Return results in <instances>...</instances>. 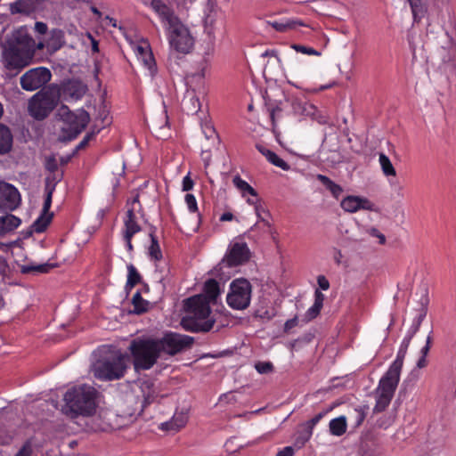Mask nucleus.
<instances>
[{
    "mask_svg": "<svg viewBox=\"0 0 456 456\" xmlns=\"http://www.w3.org/2000/svg\"><path fill=\"white\" fill-rule=\"evenodd\" d=\"M232 183L234 186L241 191L243 195L249 194L253 197H257L256 191L245 180H243L240 175H235L232 179Z\"/></svg>",
    "mask_w": 456,
    "mask_h": 456,
    "instance_id": "28",
    "label": "nucleus"
},
{
    "mask_svg": "<svg viewBox=\"0 0 456 456\" xmlns=\"http://www.w3.org/2000/svg\"><path fill=\"white\" fill-rule=\"evenodd\" d=\"M193 185H194V182L190 177V175H185L183 179V185H182L183 191H189L192 190Z\"/></svg>",
    "mask_w": 456,
    "mask_h": 456,
    "instance_id": "52",
    "label": "nucleus"
},
{
    "mask_svg": "<svg viewBox=\"0 0 456 456\" xmlns=\"http://www.w3.org/2000/svg\"><path fill=\"white\" fill-rule=\"evenodd\" d=\"M426 316V313L419 314L413 321L412 325L408 330L406 336L403 338H408L411 342L414 335L419 331L421 322Z\"/></svg>",
    "mask_w": 456,
    "mask_h": 456,
    "instance_id": "39",
    "label": "nucleus"
},
{
    "mask_svg": "<svg viewBox=\"0 0 456 456\" xmlns=\"http://www.w3.org/2000/svg\"><path fill=\"white\" fill-rule=\"evenodd\" d=\"M281 112V108H274V109H272L271 112H270V117H271V119L273 121V123H274L275 121V118Z\"/></svg>",
    "mask_w": 456,
    "mask_h": 456,
    "instance_id": "63",
    "label": "nucleus"
},
{
    "mask_svg": "<svg viewBox=\"0 0 456 456\" xmlns=\"http://www.w3.org/2000/svg\"><path fill=\"white\" fill-rule=\"evenodd\" d=\"M141 230L142 228L137 222V217L134 209H128L124 219L123 234L127 235L129 238L130 236H134V234L139 232Z\"/></svg>",
    "mask_w": 456,
    "mask_h": 456,
    "instance_id": "20",
    "label": "nucleus"
},
{
    "mask_svg": "<svg viewBox=\"0 0 456 456\" xmlns=\"http://www.w3.org/2000/svg\"><path fill=\"white\" fill-rule=\"evenodd\" d=\"M151 7L165 27L170 46L178 53H190L194 45V38L174 10L162 0H151Z\"/></svg>",
    "mask_w": 456,
    "mask_h": 456,
    "instance_id": "2",
    "label": "nucleus"
},
{
    "mask_svg": "<svg viewBox=\"0 0 456 456\" xmlns=\"http://www.w3.org/2000/svg\"><path fill=\"white\" fill-rule=\"evenodd\" d=\"M428 365L427 357L420 356L417 362V367L419 369L425 368Z\"/></svg>",
    "mask_w": 456,
    "mask_h": 456,
    "instance_id": "64",
    "label": "nucleus"
},
{
    "mask_svg": "<svg viewBox=\"0 0 456 456\" xmlns=\"http://www.w3.org/2000/svg\"><path fill=\"white\" fill-rule=\"evenodd\" d=\"M431 343H432V337H431V335H428L427 338L426 345L420 350L421 356L427 357V355L429 353L430 347H431Z\"/></svg>",
    "mask_w": 456,
    "mask_h": 456,
    "instance_id": "55",
    "label": "nucleus"
},
{
    "mask_svg": "<svg viewBox=\"0 0 456 456\" xmlns=\"http://www.w3.org/2000/svg\"><path fill=\"white\" fill-rule=\"evenodd\" d=\"M255 316L256 318L270 321L275 316V313L268 309L257 310L255 314Z\"/></svg>",
    "mask_w": 456,
    "mask_h": 456,
    "instance_id": "48",
    "label": "nucleus"
},
{
    "mask_svg": "<svg viewBox=\"0 0 456 456\" xmlns=\"http://www.w3.org/2000/svg\"><path fill=\"white\" fill-rule=\"evenodd\" d=\"M290 47L292 49H294L297 53H300L303 54L316 55V56L321 55V53L319 51H317L316 49L310 47V46H305V45H298V44H292L290 45Z\"/></svg>",
    "mask_w": 456,
    "mask_h": 456,
    "instance_id": "41",
    "label": "nucleus"
},
{
    "mask_svg": "<svg viewBox=\"0 0 456 456\" xmlns=\"http://www.w3.org/2000/svg\"><path fill=\"white\" fill-rule=\"evenodd\" d=\"M135 53L139 60H141L143 65L149 69L151 76L157 73V65L147 42H143L135 48Z\"/></svg>",
    "mask_w": 456,
    "mask_h": 456,
    "instance_id": "16",
    "label": "nucleus"
},
{
    "mask_svg": "<svg viewBox=\"0 0 456 456\" xmlns=\"http://www.w3.org/2000/svg\"><path fill=\"white\" fill-rule=\"evenodd\" d=\"M234 218V216L232 215V213L231 212H224L221 216H220V221L221 222H227V221H232L233 220Z\"/></svg>",
    "mask_w": 456,
    "mask_h": 456,
    "instance_id": "62",
    "label": "nucleus"
},
{
    "mask_svg": "<svg viewBox=\"0 0 456 456\" xmlns=\"http://www.w3.org/2000/svg\"><path fill=\"white\" fill-rule=\"evenodd\" d=\"M328 411H323L316 414L314 418L311 419L310 423L312 426H315L322 418L326 415Z\"/></svg>",
    "mask_w": 456,
    "mask_h": 456,
    "instance_id": "58",
    "label": "nucleus"
},
{
    "mask_svg": "<svg viewBox=\"0 0 456 456\" xmlns=\"http://www.w3.org/2000/svg\"><path fill=\"white\" fill-rule=\"evenodd\" d=\"M63 174L61 173H50L45 180V191H54L56 185L62 180Z\"/></svg>",
    "mask_w": 456,
    "mask_h": 456,
    "instance_id": "37",
    "label": "nucleus"
},
{
    "mask_svg": "<svg viewBox=\"0 0 456 456\" xmlns=\"http://www.w3.org/2000/svg\"><path fill=\"white\" fill-rule=\"evenodd\" d=\"M401 370L390 366L385 375L380 379L377 392L394 396L400 380Z\"/></svg>",
    "mask_w": 456,
    "mask_h": 456,
    "instance_id": "14",
    "label": "nucleus"
},
{
    "mask_svg": "<svg viewBox=\"0 0 456 456\" xmlns=\"http://www.w3.org/2000/svg\"><path fill=\"white\" fill-rule=\"evenodd\" d=\"M355 411V428H358L359 426H361L363 422V420L365 419V417H366V413L364 411V410L359 408V409H355L354 410Z\"/></svg>",
    "mask_w": 456,
    "mask_h": 456,
    "instance_id": "51",
    "label": "nucleus"
},
{
    "mask_svg": "<svg viewBox=\"0 0 456 456\" xmlns=\"http://www.w3.org/2000/svg\"><path fill=\"white\" fill-rule=\"evenodd\" d=\"M52 77L51 71L45 67L31 69L24 73L20 79V86L26 91H35L45 84Z\"/></svg>",
    "mask_w": 456,
    "mask_h": 456,
    "instance_id": "11",
    "label": "nucleus"
},
{
    "mask_svg": "<svg viewBox=\"0 0 456 456\" xmlns=\"http://www.w3.org/2000/svg\"><path fill=\"white\" fill-rule=\"evenodd\" d=\"M45 167L49 173H57L58 163L56 159L54 157L47 158L45 160Z\"/></svg>",
    "mask_w": 456,
    "mask_h": 456,
    "instance_id": "47",
    "label": "nucleus"
},
{
    "mask_svg": "<svg viewBox=\"0 0 456 456\" xmlns=\"http://www.w3.org/2000/svg\"><path fill=\"white\" fill-rule=\"evenodd\" d=\"M13 146V135L11 129L4 124H0V155L9 153Z\"/></svg>",
    "mask_w": 456,
    "mask_h": 456,
    "instance_id": "18",
    "label": "nucleus"
},
{
    "mask_svg": "<svg viewBox=\"0 0 456 456\" xmlns=\"http://www.w3.org/2000/svg\"><path fill=\"white\" fill-rule=\"evenodd\" d=\"M59 96L53 90L42 89L35 94L29 100L28 111L37 120L46 118L55 109Z\"/></svg>",
    "mask_w": 456,
    "mask_h": 456,
    "instance_id": "8",
    "label": "nucleus"
},
{
    "mask_svg": "<svg viewBox=\"0 0 456 456\" xmlns=\"http://www.w3.org/2000/svg\"><path fill=\"white\" fill-rule=\"evenodd\" d=\"M134 236H130L129 238L127 237V235H125L123 234V239L124 240L126 241V248H127V251L128 252H132L134 250V247H133V244H132V239H133Z\"/></svg>",
    "mask_w": 456,
    "mask_h": 456,
    "instance_id": "61",
    "label": "nucleus"
},
{
    "mask_svg": "<svg viewBox=\"0 0 456 456\" xmlns=\"http://www.w3.org/2000/svg\"><path fill=\"white\" fill-rule=\"evenodd\" d=\"M35 29L39 34H45L47 31V25L41 21H37L35 24Z\"/></svg>",
    "mask_w": 456,
    "mask_h": 456,
    "instance_id": "57",
    "label": "nucleus"
},
{
    "mask_svg": "<svg viewBox=\"0 0 456 456\" xmlns=\"http://www.w3.org/2000/svg\"><path fill=\"white\" fill-rule=\"evenodd\" d=\"M314 303H320V305L322 306L324 295L319 289H316L314 292Z\"/></svg>",
    "mask_w": 456,
    "mask_h": 456,
    "instance_id": "60",
    "label": "nucleus"
},
{
    "mask_svg": "<svg viewBox=\"0 0 456 456\" xmlns=\"http://www.w3.org/2000/svg\"><path fill=\"white\" fill-rule=\"evenodd\" d=\"M322 306L320 303H314V305L307 310L306 315L310 319L315 318L319 314Z\"/></svg>",
    "mask_w": 456,
    "mask_h": 456,
    "instance_id": "50",
    "label": "nucleus"
},
{
    "mask_svg": "<svg viewBox=\"0 0 456 456\" xmlns=\"http://www.w3.org/2000/svg\"><path fill=\"white\" fill-rule=\"evenodd\" d=\"M317 180L322 183L327 190L330 191L332 196L338 199L343 192V189L339 184L335 183L331 179L324 175H317Z\"/></svg>",
    "mask_w": 456,
    "mask_h": 456,
    "instance_id": "25",
    "label": "nucleus"
},
{
    "mask_svg": "<svg viewBox=\"0 0 456 456\" xmlns=\"http://www.w3.org/2000/svg\"><path fill=\"white\" fill-rule=\"evenodd\" d=\"M33 452L30 440L26 441L14 456H31Z\"/></svg>",
    "mask_w": 456,
    "mask_h": 456,
    "instance_id": "45",
    "label": "nucleus"
},
{
    "mask_svg": "<svg viewBox=\"0 0 456 456\" xmlns=\"http://www.w3.org/2000/svg\"><path fill=\"white\" fill-rule=\"evenodd\" d=\"M341 208L349 213H354L360 209L372 210L373 203L368 199L360 196H346L340 203Z\"/></svg>",
    "mask_w": 456,
    "mask_h": 456,
    "instance_id": "15",
    "label": "nucleus"
},
{
    "mask_svg": "<svg viewBox=\"0 0 456 456\" xmlns=\"http://www.w3.org/2000/svg\"><path fill=\"white\" fill-rule=\"evenodd\" d=\"M188 419L189 417L187 411L182 410L181 411H175L169 421H166L160 424L159 428L163 431L177 432L185 427Z\"/></svg>",
    "mask_w": 456,
    "mask_h": 456,
    "instance_id": "17",
    "label": "nucleus"
},
{
    "mask_svg": "<svg viewBox=\"0 0 456 456\" xmlns=\"http://www.w3.org/2000/svg\"><path fill=\"white\" fill-rule=\"evenodd\" d=\"M151 245L148 248V254L151 260L159 261L162 259V252L159 244L157 237L151 232L150 233Z\"/></svg>",
    "mask_w": 456,
    "mask_h": 456,
    "instance_id": "32",
    "label": "nucleus"
},
{
    "mask_svg": "<svg viewBox=\"0 0 456 456\" xmlns=\"http://www.w3.org/2000/svg\"><path fill=\"white\" fill-rule=\"evenodd\" d=\"M159 347L160 354L174 356L186 349L191 347L194 338L188 335L180 334L173 331L166 332L162 338H156Z\"/></svg>",
    "mask_w": 456,
    "mask_h": 456,
    "instance_id": "10",
    "label": "nucleus"
},
{
    "mask_svg": "<svg viewBox=\"0 0 456 456\" xmlns=\"http://www.w3.org/2000/svg\"><path fill=\"white\" fill-rule=\"evenodd\" d=\"M252 285L245 278L234 279L229 285L226 303L233 310H245L250 305Z\"/></svg>",
    "mask_w": 456,
    "mask_h": 456,
    "instance_id": "9",
    "label": "nucleus"
},
{
    "mask_svg": "<svg viewBox=\"0 0 456 456\" xmlns=\"http://www.w3.org/2000/svg\"><path fill=\"white\" fill-rule=\"evenodd\" d=\"M410 344H411V342L409 341L408 338H403V341H402V343L400 345L399 350L397 352L396 358L391 363L390 366H393L395 368L402 370L403 364V360H404L405 355L407 354V350H408V347H409Z\"/></svg>",
    "mask_w": 456,
    "mask_h": 456,
    "instance_id": "30",
    "label": "nucleus"
},
{
    "mask_svg": "<svg viewBox=\"0 0 456 456\" xmlns=\"http://www.w3.org/2000/svg\"><path fill=\"white\" fill-rule=\"evenodd\" d=\"M256 150L262 154L264 155L266 159L268 158V155L273 151L267 148H265V146H263L262 144H256Z\"/></svg>",
    "mask_w": 456,
    "mask_h": 456,
    "instance_id": "59",
    "label": "nucleus"
},
{
    "mask_svg": "<svg viewBox=\"0 0 456 456\" xmlns=\"http://www.w3.org/2000/svg\"><path fill=\"white\" fill-rule=\"evenodd\" d=\"M43 47L44 44L37 45L25 28H18L3 48L2 57L4 68L11 75H18L32 63L36 51Z\"/></svg>",
    "mask_w": 456,
    "mask_h": 456,
    "instance_id": "1",
    "label": "nucleus"
},
{
    "mask_svg": "<svg viewBox=\"0 0 456 456\" xmlns=\"http://www.w3.org/2000/svg\"><path fill=\"white\" fill-rule=\"evenodd\" d=\"M410 4L414 21H419L426 12L421 0H407Z\"/></svg>",
    "mask_w": 456,
    "mask_h": 456,
    "instance_id": "36",
    "label": "nucleus"
},
{
    "mask_svg": "<svg viewBox=\"0 0 456 456\" xmlns=\"http://www.w3.org/2000/svg\"><path fill=\"white\" fill-rule=\"evenodd\" d=\"M203 291L202 295L207 297V300H209V303H215L220 295L219 282L215 279H208L204 283Z\"/></svg>",
    "mask_w": 456,
    "mask_h": 456,
    "instance_id": "22",
    "label": "nucleus"
},
{
    "mask_svg": "<svg viewBox=\"0 0 456 456\" xmlns=\"http://www.w3.org/2000/svg\"><path fill=\"white\" fill-rule=\"evenodd\" d=\"M129 368V357L126 354L115 351L98 359L93 365L94 375L103 381L122 379Z\"/></svg>",
    "mask_w": 456,
    "mask_h": 456,
    "instance_id": "5",
    "label": "nucleus"
},
{
    "mask_svg": "<svg viewBox=\"0 0 456 456\" xmlns=\"http://www.w3.org/2000/svg\"><path fill=\"white\" fill-rule=\"evenodd\" d=\"M86 87L79 81H70L64 86L65 94L74 100L81 99L86 94Z\"/></svg>",
    "mask_w": 456,
    "mask_h": 456,
    "instance_id": "24",
    "label": "nucleus"
},
{
    "mask_svg": "<svg viewBox=\"0 0 456 456\" xmlns=\"http://www.w3.org/2000/svg\"><path fill=\"white\" fill-rule=\"evenodd\" d=\"M392 398L393 396L378 393V397L376 400V404L374 406L373 411L375 413L384 411L390 404Z\"/></svg>",
    "mask_w": 456,
    "mask_h": 456,
    "instance_id": "38",
    "label": "nucleus"
},
{
    "mask_svg": "<svg viewBox=\"0 0 456 456\" xmlns=\"http://www.w3.org/2000/svg\"><path fill=\"white\" fill-rule=\"evenodd\" d=\"M379 161L382 172L384 173L385 175L395 176L396 171H395L391 160L386 154L380 153L379 157Z\"/></svg>",
    "mask_w": 456,
    "mask_h": 456,
    "instance_id": "34",
    "label": "nucleus"
},
{
    "mask_svg": "<svg viewBox=\"0 0 456 456\" xmlns=\"http://www.w3.org/2000/svg\"><path fill=\"white\" fill-rule=\"evenodd\" d=\"M185 202L191 213H196L198 211L197 200L193 194L187 193L185 195Z\"/></svg>",
    "mask_w": 456,
    "mask_h": 456,
    "instance_id": "44",
    "label": "nucleus"
},
{
    "mask_svg": "<svg viewBox=\"0 0 456 456\" xmlns=\"http://www.w3.org/2000/svg\"><path fill=\"white\" fill-rule=\"evenodd\" d=\"M250 258V250L244 241L232 243L219 265L236 267L247 263Z\"/></svg>",
    "mask_w": 456,
    "mask_h": 456,
    "instance_id": "12",
    "label": "nucleus"
},
{
    "mask_svg": "<svg viewBox=\"0 0 456 456\" xmlns=\"http://www.w3.org/2000/svg\"><path fill=\"white\" fill-rule=\"evenodd\" d=\"M330 431L332 435L340 436L346 431V419L344 416L335 418L330 421Z\"/></svg>",
    "mask_w": 456,
    "mask_h": 456,
    "instance_id": "27",
    "label": "nucleus"
},
{
    "mask_svg": "<svg viewBox=\"0 0 456 456\" xmlns=\"http://www.w3.org/2000/svg\"><path fill=\"white\" fill-rule=\"evenodd\" d=\"M267 160L275 167L281 168L284 171H288L290 166L282 159H281L275 152L272 151L267 158Z\"/></svg>",
    "mask_w": 456,
    "mask_h": 456,
    "instance_id": "40",
    "label": "nucleus"
},
{
    "mask_svg": "<svg viewBox=\"0 0 456 456\" xmlns=\"http://www.w3.org/2000/svg\"><path fill=\"white\" fill-rule=\"evenodd\" d=\"M367 232L371 236L379 239V243L384 245L386 243V236L381 233L377 228L370 227Z\"/></svg>",
    "mask_w": 456,
    "mask_h": 456,
    "instance_id": "49",
    "label": "nucleus"
},
{
    "mask_svg": "<svg viewBox=\"0 0 456 456\" xmlns=\"http://www.w3.org/2000/svg\"><path fill=\"white\" fill-rule=\"evenodd\" d=\"M45 201H44V205H43L42 213L52 214L50 212V208L52 206L53 194L54 191H51V190L49 189V191H45Z\"/></svg>",
    "mask_w": 456,
    "mask_h": 456,
    "instance_id": "43",
    "label": "nucleus"
},
{
    "mask_svg": "<svg viewBox=\"0 0 456 456\" xmlns=\"http://www.w3.org/2000/svg\"><path fill=\"white\" fill-rule=\"evenodd\" d=\"M37 10V7L34 4L32 0H17L10 5V11L12 14H29Z\"/></svg>",
    "mask_w": 456,
    "mask_h": 456,
    "instance_id": "23",
    "label": "nucleus"
},
{
    "mask_svg": "<svg viewBox=\"0 0 456 456\" xmlns=\"http://www.w3.org/2000/svg\"><path fill=\"white\" fill-rule=\"evenodd\" d=\"M20 202L19 191L12 184L0 182V211H12Z\"/></svg>",
    "mask_w": 456,
    "mask_h": 456,
    "instance_id": "13",
    "label": "nucleus"
},
{
    "mask_svg": "<svg viewBox=\"0 0 456 456\" xmlns=\"http://www.w3.org/2000/svg\"><path fill=\"white\" fill-rule=\"evenodd\" d=\"M295 453V450L292 446H286L280 450L276 456H293Z\"/></svg>",
    "mask_w": 456,
    "mask_h": 456,
    "instance_id": "56",
    "label": "nucleus"
},
{
    "mask_svg": "<svg viewBox=\"0 0 456 456\" xmlns=\"http://www.w3.org/2000/svg\"><path fill=\"white\" fill-rule=\"evenodd\" d=\"M95 135L96 134L94 132L87 133L83 140L77 145L76 151H78L84 150L88 143L95 138Z\"/></svg>",
    "mask_w": 456,
    "mask_h": 456,
    "instance_id": "46",
    "label": "nucleus"
},
{
    "mask_svg": "<svg viewBox=\"0 0 456 456\" xmlns=\"http://www.w3.org/2000/svg\"><path fill=\"white\" fill-rule=\"evenodd\" d=\"M266 23L278 32H287L288 30L294 28L296 24L303 25V23L293 20L266 21Z\"/></svg>",
    "mask_w": 456,
    "mask_h": 456,
    "instance_id": "31",
    "label": "nucleus"
},
{
    "mask_svg": "<svg viewBox=\"0 0 456 456\" xmlns=\"http://www.w3.org/2000/svg\"><path fill=\"white\" fill-rule=\"evenodd\" d=\"M317 283L321 289L328 290L330 289V281L324 275H319L317 277Z\"/></svg>",
    "mask_w": 456,
    "mask_h": 456,
    "instance_id": "53",
    "label": "nucleus"
},
{
    "mask_svg": "<svg viewBox=\"0 0 456 456\" xmlns=\"http://www.w3.org/2000/svg\"><path fill=\"white\" fill-rule=\"evenodd\" d=\"M53 267V265L50 264H42V265H24L21 266L22 273H46Z\"/></svg>",
    "mask_w": 456,
    "mask_h": 456,
    "instance_id": "35",
    "label": "nucleus"
},
{
    "mask_svg": "<svg viewBox=\"0 0 456 456\" xmlns=\"http://www.w3.org/2000/svg\"><path fill=\"white\" fill-rule=\"evenodd\" d=\"M53 214H44L37 217L33 224V229L36 232H43L46 230L53 219Z\"/></svg>",
    "mask_w": 456,
    "mask_h": 456,
    "instance_id": "33",
    "label": "nucleus"
},
{
    "mask_svg": "<svg viewBox=\"0 0 456 456\" xmlns=\"http://www.w3.org/2000/svg\"><path fill=\"white\" fill-rule=\"evenodd\" d=\"M20 223L21 221L19 217L11 214L0 216V236L12 232L20 226Z\"/></svg>",
    "mask_w": 456,
    "mask_h": 456,
    "instance_id": "21",
    "label": "nucleus"
},
{
    "mask_svg": "<svg viewBox=\"0 0 456 456\" xmlns=\"http://www.w3.org/2000/svg\"><path fill=\"white\" fill-rule=\"evenodd\" d=\"M142 281V276L132 264L127 265V280L125 289L129 292L134 286Z\"/></svg>",
    "mask_w": 456,
    "mask_h": 456,
    "instance_id": "26",
    "label": "nucleus"
},
{
    "mask_svg": "<svg viewBox=\"0 0 456 456\" xmlns=\"http://www.w3.org/2000/svg\"><path fill=\"white\" fill-rule=\"evenodd\" d=\"M256 370L260 374H266L273 370V363L269 362H258L255 365Z\"/></svg>",
    "mask_w": 456,
    "mask_h": 456,
    "instance_id": "42",
    "label": "nucleus"
},
{
    "mask_svg": "<svg viewBox=\"0 0 456 456\" xmlns=\"http://www.w3.org/2000/svg\"><path fill=\"white\" fill-rule=\"evenodd\" d=\"M297 323L298 322L297 317L286 321V322L284 323V332L288 333L290 330L295 328L297 325Z\"/></svg>",
    "mask_w": 456,
    "mask_h": 456,
    "instance_id": "54",
    "label": "nucleus"
},
{
    "mask_svg": "<svg viewBox=\"0 0 456 456\" xmlns=\"http://www.w3.org/2000/svg\"><path fill=\"white\" fill-rule=\"evenodd\" d=\"M97 390L90 385L75 386L64 395L63 411L69 418L79 415L89 417L94 414L97 407Z\"/></svg>",
    "mask_w": 456,
    "mask_h": 456,
    "instance_id": "4",
    "label": "nucleus"
},
{
    "mask_svg": "<svg viewBox=\"0 0 456 456\" xmlns=\"http://www.w3.org/2000/svg\"><path fill=\"white\" fill-rule=\"evenodd\" d=\"M128 350L135 370L151 369L161 355L157 340L153 338H134L131 341Z\"/></svg>",
    "mask_w": 456,
    "mask_h": 456,
    "instance_id": "6",
    "label": "nucleus"
},
{
    "mask_svg": "<svg viewBox=\"0 0 456 456\" xmlns=\"http://www.w3.org/2000/svg\"><path fill=\"white\" fill-rule=\"evenodd\" d=\"M132 304L134 305L132 313L135 314H142L148 311L149 302L142 298L140 291L135 292L133 296Z\"/></svg>",
    "mask_w": 456,
    "mask_h": 456,
    "instance_id": "29",
    "label": "nucleus"
},
{
    "mask_svg": "<svg viewBox=\"0 0 456 456\" xmlns=\"http://www.w3.org/2000/svg\"><path fill=\"white\" fill-rule=\"evenodd\" d=\"M58 116L61 121L59 134V140L61 142L76 139L90 121L89 114L86 110L73 112L66 105H62L58 110Z\"/></svg>",
    "mask_w": 456,
    "mask_h": 456,
    "instance_id": "7",
    "label": "nucleus"
},
{
    "mask_svg": "<svg viewBox=\"0 0 456 456\" xmlns=\"http://www.w3.org/2000/svg\"><path fill=\"white\" fill-rule=\"evenodd\" d=\"M182 107L188 114H197L200 110V102L194 90L187 91L182 101Z\"/></svg>",
    "mask_w": 456,
    "mask_h": 456,
    "instance_id": "19",
    "label": "nucleus"
},
{
    "mask_svg": "<svg viewBox=\"0 0 456 456\" xmlns=\"http://www.w3.org/2000/svg\"><path fill=\"white\" fill-rule=\"evenodd\" d=\"M186 315L182 318V327L190 332H208L215 323L209 300L203 295H195L184 300Z\"/></svg>",
    "mask_w": 456,
    "mask_h": 456,
    "instance_id": "3",
    "label": "nucleus"
}]
</instances>
